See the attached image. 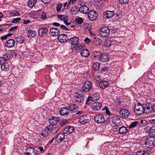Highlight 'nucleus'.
I'll return each mask as SVG.
<instances>
[{"label": "nucleus", "mask_w": 155, "mask_h": 155, "mask_svg": "<svg viewBox=\"0 0 155 155\" xmlns=\"http://www.w3.org/2000/svg\"><path fill=\"white\" fill-rule=\"evenodd\" d=\"M36 0H29L28 2V6L30 8H32L36 3Z\"/></svg>", "instance_id": "obj_38"}, {"label": "nucleus", "mask_w": 155, "mask_h": 155, "mask_svg": "<svg viewBox=\"0 0 155 155\" xmlns=\"http://www.w3.org/2000/svg\"><path fill=\"white\" fill-rule=\"evenodd\" d=\"M102 104L100 102H94L93 103L91 106V108L95 111L101 108Z\"/></svg>", "instance_id": "obj_18"}, {"label": "nucleus", "mask_w": 155, "mask_h": 155, "mask_svg": "<svg viewBox=\"0 0 155 155\" xmlns=\"http://www.w3.org/2000/svg\"><path fill=\"white\" fill-rule=\"evenodd\" d=\"M10 64V62H5L1 65V68L2 71H8L9 69V65Z\"/></svg>", "instance_id": "obj_24"}, {"label": "nucleus", "mask_w": 155, "mask_h": 155, "mask_svg": "<svg viewBox=\"0 0 155 155\" xmlns=\"http://www.w3.org/2000/svg\"><path fill=\"white\" fill-rule=\"evenodd\" d=\"M108 69V68L107 66H105L103 68L101 69V71L102 72H105L107 71Z\"/></svg>", "instance_id": "obj_60"}, {"label": "nucleus", "mask_w": 155, "mask_h": 155, "mask_svg": "<svg viewBox=\"0 0 155 155\" xmlns=\"http://www.w3.org/2000/svg\"><path fill=\"white\" fill-rule=\"evenodd\" d=\"M112 121L115 125H117L120 123V120L118 116L116 115L113 114L111 115Z\"/></svg>", "instance_id": "obj_9"}, {"label": "nucleus", "mask_w": 155, "mask_h": 155, "mask_svg": "<svg viewBox=\"0 0 155 155\" xmlns=\"http://www.w3.org/2000/svg\"><path fill=\"white\" fill-rule=\"evenodd\" d=\"M41 135L43 137L47 138L48 137V134L47 132H45V131H42V133H41Z\"/></svg>", "instance_id": "obj_51"}, {"label": "nucleus", "mask_w": 155, "mask_h": 155, "mask_svg": "<svg viewBox=\"0 0 155 155\" xmlns=\"http://www.w3.org/2000/svg\"><path fill=\"white\" fill-rule=\"evenodd\" d=\"M27 35L28 37L32 38L36 37L37 35V33L35 31L32 30H29L28 31Z\"/></svg>", "instance_id": "obj_28"}, {"label": "nucleus", "mask_w": 155, "mask_h": 155, "mask_svg": "<svg viewBox=\"0 0 155 155\" xmlns=\"http://www.w3.org/2000/svg\"><path fill=\"white\" fill-rule=\"evenodd\" d=\"M120 114L123 117H127L129 115L130 112L127 109H122L120 110Z\"/></svg>", "instance_id": "obj_21"}, {"label": "nucleus", "mask_w": 155, "mask_h": 155, "mask_svg": "<svg viewBox=\"0 0 155 155\" xmlns=\"http://www.w3.org/2000/svg\"><path fill=\"white\" fill-rule=\"evenodd\" d=\"M110 121H112L111 116L109 117L106 120L105 122L107 124H109L110 123Z\"/></svg>", "instance_id": "obj_62"}, {"label": "nucleus", "mask_w": 155, "mask_h": 155, "mask_svg": "<svg viewBox=\"0 0 155 155\" xmlns=\"http://www.w3.org/2000/svg\"><path fill=\"white\" fill-rule=\"evenodd\" d=\"M69 109L70 111L74 112V110L78 108V107L75 104H71L69 106Z\"/></svg>", "instance_id": "obj_35"}, {"label": "nucleus", "mask_w": 155, "mask_h": 155, "mask_svg": "<svg viewBox=\"0 0 155 155\" xmlns=\"http://www.w3.org/2000/svg\"><path fill=\"white\" fill-rule=\"evenodd\" d=\"M12 16H19L20 14L17 10H13L11 11L8 14Z\"/></svg>", "instance_id": "obj_36"}, {"label": "nucleus", "mask_w": 155, "mask_h": 155, "mask_svg": "<svg viewBox=\"0 0 155 155\" xmlns=\"http://www.w3.org/2000/svg\"><path fill=\"white\" fill-rule=\"evenodd\" d=\"M99 98V96L97 94H94L91 97H89L87 99L86 104H89L91 102H89L90 100L91 101H94L98 100Z\"/></svg>", "instance_id": "obj_11"}, {"label": "nucleus", "mask_w": 155, "mask_h": 155, "mask_svg": "<svg viewBox=\"0 0 155 155\" xmlns=\"http://www.w3.org/2000/svg\"><path fill=\"white\" fill-rule=\"evenodd\" d=\"M65 16H67L65 15H57L58 18L60 19L61 20H64Z\"/></svg>", "instance_id": "obj_50"}, {"label": "nucleus", "mask_w": 155, "mask_h": 155, "mask_svg": "<svg viewBox=\"0 0 155 155\" xmlns=\"http://www.w3.org/2000/svg\"><path fill=\"white\" fill-rule=\"evenodd\" d=\"M93 66L94 70H98L99 68L100 64L98 62L94 63L93 64Z\"/></svg>", "instance_id": "obj_39"}, {"label": "nucleus", "mask_w": 155, "mask_h": 155, "mask_svg": "<svg viewBox=\"0 0 155 155\" xmlns=\"http://www.w3.org/2000/svg\"><path fill=\"white\" fill-rule=\"evenodd\" d=\"M97 13L95 10L91 11L87 15L88 18L91 21L95 20L97 18Z\"/></svg>", "instance_id": "obj_5"}, {"label": "nucleus", "mask_w": 155, "mask_h": 155, "mask_svg": "<svg viewBox=\"0 0 155 155\" xmlns=\"http://www.w3.org/2000/svg\"><path fill=\"white\" fill-rule=\"evenodd\" d=\"M78 41L79 38L76 36L71 38L69 40V42L71 44L76 46L77 47H78Z\"/></svg>", "instance_id": "obj_15"}, {"label": "nucleus", "mask_w": 155, "mask_h": 155, "mask_svg": "<svg viewBox=\"0 0 155 155\" xmlns=\"http://www.w3.org/2000/svg\"><path fill=\"white\" fill-rule=\"evenodd\" d=\"M110 32L109 28L107 27H104L101 28L100 31V35L103 37H106L108 36Z\"/></svg>", "instance_id": "obj_4"}, {"label": "nucleus", "mask_w": 155, "mask_h": 155, "mask_svg": "<svg viewBox=\"0 0 155 155\" xmlns=\"http://www.w3.org/2000/svg\"><path fill=\"white\" fill-rule=\"evenodd\" d=\"M102 53L100 51H95L93 52L92 55L93 57L96 59H98L100 58Z\"/></svg>", "instance_id": "obj_31"}, {"label": "nucleus", "mask_w": 155, "mask_h": 155, "mask_svg": "<svg viewBox=\"0 0 155 155\" xmlns=\"http://www.w3.org/2000/svg\"><path fill=\"white\" fill-rule=\"evenodd\" d=\"M92 84L91 81H86L83 84L81 91L83 93L89 92L92 87Z\"/></svg>", "instance_id": "obj_2"}, {"label": "nucleus", "mask_w": 155, "mask_h": 155, "mask_svg": "<svg viewBox=\"0 0 155 155\" xmlns=\"http://www.w3.org/2000/svg\"><path fill=\"white\" fill-rule=\"evenodd\" d=\"M63 5L62 4L59 3L57 6V11L58 12H60L61 10V8L62 7Z\"/></svg>", "instance_id": "obj_48"}, {"label": "nucleus", "mask_w": 155, "mask_h": 155, "mask_svg": "<svg viewBox=\"0 0 155 155\" xmlns=\"http://www.w3.org/2000/svg\"><path fill=\"white\" fill-rule=\"evenodd\" d=\"M50 124L52 125H55L58 124L59 121V119L58 117H52L51 118L49 119Z\"/></svg>", "instance_id": "obj_14"}, {"label": "nucleus", "mask_w": 155, "mask_h": 155, "mask_svg": "<svg viewBox=\"0 0 155 155\" xmlns=\"http://www.w3.org/2000/svg\"><path fill=\"white\" fill-rule=\"evenodd\" d=\"M76 21L78 24L81 25L83 22L84 20L81 18H78L76 20Z\"/></svg>", "instance_id": "obj_47"}, {"label": "nucleus", "mask_w": 155, "mask_h": 155, "mask_svg": "<svg viewBox=\"0 0 155 155\" xmlns=\"http://www.w3.org/2000/svg\"><path fill=\"white\" fill-rule=\"evenodd\" d=\"M88 121V119L87 116L86 115L81 116L79 118V121L81 124H86Z\"/></svg>", "instance_id": "obj_17"}, {"label": "nucleus", "mask_w": 155, "mask_h": 155, "mask_svg": "<svg viewBox=\"0 0 155 155\" xmlns=\"http://www.w3.org/2000/svg\"><path fill=\"white\" fill-rule=\"evenodd\" d=\"M119 131L120 134H124L127 133L128 132V130L125 127L122 126L120 128Z\"/></svg>", "instance_id": "obj_33"}, {"label": "nucleus", "mask_w": 155, "mask_h": 155, "mask_svg": "<svg viewBox=\"0 0 155 155\" xmlns=\"http://www.w3.org/2000/svg\"><path fill=\"white\" fill-rule=\"evenodd\" d=\"M151 127L148 126L145 129V130L146 131H147L149 133V134L150 135V133L151 131Z\"/></svg>", "instance_id": "obj_59"}, {"label": "nucleus", "mask_w": 155, "mask_h": 155, "mask_svg": "<svg viewBox=\"0 0 155 155\" xmlns=\"http://www.w3.org/2000/svg\"><path fill=\"white\" fill-rule=\"evenodd\" d=\"M85 42L87 44H89L91 42V40L88 38H86L84 40Z\"/></svg>", "instance_id": "obj_63"}, {"label": "nucleus", "mask_w": 155, "mask_h": 155, "mask_svg": "<svg viewBox=\"0 0 155 155\" xmlns=\"http://www.w3.org/2000/svg\"><path fill=\"white\" fill-rule=\"evenodd\" d=\"M64 134L62 133H59L56 137L55 140L56 141L60 143L64 138Z\"/></svg>", "instance_id": "obj_20"}, {"label": "nucleus", "mask_w": 155, "mask_h": 155, "mask_svg": "<svg viewBox=\"0 0 155 155\" xmlns=\"http://www.w3.org/2000/svg\"><path fill=\"white\" fill-rule=\"evenodd\" d=\"M150 121L151 123L155 124V115L151 117L150 120Z\"/></svg>", "instance_id": "obj_52"}, {"label": "nucleus", "mask_w": 155, "mask_h": 155, "mask_svg": "<svg viewBox=\"0 0 155 155\" xmlns=\"http://www.w3.org/2000/svg\"><path fill=\"white\" fill-rule=\"evenodd\" d=\"M150 134H151V136L152 137L155 136V127H151V130Z\"/></svg>", "instance_id": "obj_44"}, {"label": "nucleus", "mask_w": 155, "mask_h": 155, "mask_svg": "<svg viewBox=\"0 0 155 155\" xmlns=\"http://www.w3.org/2000/svg\"><path fill=\"white\" fill-rule=\"evenodd\" d=\"M2 57H3L5 60L6 61L9 59L10 58V56L9 54L7 53H6L5 54L3 55Z\"/></svg>", "instance_id": "obj_46"}, {"label": "nucleus", "mask_w": 155, "mask_h": 155, "mask_svg": "<svg viewBox=\"0 0 155 155\" xmlns=\"http://www.w3.org/2000/svg\"><path fill=\"white\" fill-rule=\"evenodd\" d=\"M14 38L17 43L22 44L25 41L24 38L22 35H18L15 37Z\"/></svg>", "instance_id": "obj_27"}, {"label": "nucleus", "mask_w": 155, "mask_h": 155, "mask_svg": "<svg viewBox=\"0 0 155 155\" xmlns=\"http://www.w3.org/2000/svg\"><path fill=\"white\" fill-rule=\"evenodd\" d=\"M81 56L87 58L90 55V52L87 49H84L81 50Z\"/></svg>", "instance_id": "obj_25"}, {"label": "nucleus", "mask_w": 155, "mask_h": 155, "mask_svg": "<svg viewBox=\"0 0 155 155\" xmlns=\"http://www.w3.org/2000/svg\"><path fill=\"white\" fill-rule=\"evenodd\" d=\"M143 105L145 107H144V109L145 110L144 111H145L146 113H150L152 112L151 108L150 109V107L149 106L145 104H143Z\"/></svg>", "instance_id": "obj_37"}, {"label": "nucleus", "mask_w": 155, "mask_h": 155, "mask_svg": "<svg viewBox=\"0 0 155 155\" xmlns=\"http://www.w3.org/2000/svg\"><path fill=\"white\" fill-rule=\"evenodd\" d=\"M104 45L106 47H109L111 45V40L107 39L106 40L104 43Z\"/></svg>", "instance_id": "obj_40"}, {"label": "nucleus", "mask_w": 155, "mask_h": 155, "mask_svg": "<svg viewBox=\"0 0 155 155\" xmlns=\"http://www.w3.org/2000/svg\"><path fill=\"white\" fill-rule=\"evenodd\" d=\"M5 59L2 57H0V64H1V65L5 62L6 61L5 60Z\"/></svg>", "instance_id": "obj_55"}, {"label": "nucleus", "mask_w": 155, "mask_h": 155, "mask_svg": "<svg viewBox=\"0 0 155 155\" xmlns=\"http://www.w3.org/2000/svg\"><path fill=\"white\" fill-rule=\"evenodd\" d=\"M49 33L52 36H57L59 34L60 31L58 29L56 28H52L50 29Z\"/></svg>", "instance_id": "obj_13"}, {"label": "nucleus", "mask_w": 155, "mask_h": 155, "mask_svg": "<svg viewBox=\"0 0 155 155\" xmlns=\"http://www.w3.org/2000/svg\"><path fill=\"white\" fill-rule=\"evenodd\" d=\"M68 16H65V20H64V22L66 25H69L71 23L68 21Z\"/></svg>", "instance_id": "obj_54"}, {"label": "nucleus", "mask_w": 155, "mask_h": 155, "mask_svg": "<svg viewBox=\"0 0 155 155\" xmlns=\"http://www.w3.org/2000/svg\"><path fill=\"white\" fill-rule=\"evenodd\" d=\"M18 27V26H16L11 27L9 31V32H11L14 31L17 29Z\"/></svg>", "instance_id": "obj_57"}, {"label": "nucleus", "mask_w": 155, "mask_h": 155, "mask_svg": "<svg viewBox=\"0 0 155 155\" xmlns=\"http://www.w3.org/2000/svg\"><path fill=\"white\" fill-rule=\"evenodd\" d=\"M106 110V114L111 116L112 115L107 107L105 106L104 108V109H103V110Z\"/></svg>", "instance_id": "obj_49"}, {"label": "nucleus", "mask_w": 155, "mask_h": 155, "mask_svg": "<svg viewBox=\"0 0 155 155\" xmlns=\"http://www.w3.org/2000/svg\"><path fill=\"white\" fill-rule=\"evenodd\" d=\"M109 83L108 82L106 81H101L99 84V87L103 89H104L108 87Z\"/></svg>", "instance_id": "obj_30"}, {"label": "nucleus", "mask_w": 155, "mask_h": 155, "mask_svg": "<svg viewBox=\"0 0 155 155\" xmlns=\"http://www.w3.org/2000/svg\"><path fill=\"white\" fill-rule=\"evenodd\" d=\"M21 20L20 18H14L12 21V22L13 23H16L19 22Z\"/></svg>", "instance_id": "obj_56"}, {"label": "nucleus", "mask_w": 155, "mask_h": 155, "mask_svg": "<svg viewBox=\"0 0 155 155\" xmlns=\"http://www.w3.org/2000/svg\"><path fill=\"white\" fill-rule=\"evenodd\" d=\"M48 30L46 27H43L40 28L38 31V34L40 36H44L48 33Z\"/></svg>", "instance_id": "obj_12"}, {"label": "nucleus", "mask_w": 155, "mask_h": 155, "mask_svg": "<svg viewBox=\"0 0 155 155\" xmlns=\"http://www.w3.org/2000/svg\"><path fill=\"white\" fill-rule=\"evenodd\" d=\"M79 11L81 13L86 14L88 13L89 8L87 6L83 5L79 8Z\"/></svg>", "instance_id": "obj_19"}, {"label": "nucleus", "mask_w": 155, "mask_h": 155, "mask_svg": "<svg viewBox=\"0 0 155 155\" xmlns=\"http://www.w3.org/2000/svg\"><path fill=\"white\" fill-rule=\"evenodd\" d=\"M68 121L67 120L65 119L61 121L60 123V124L61 126H63L66 124L68 123Z\"/></svg>", "instance_id": "obj_45"}, {"label": "nucleus", "mask_w": 155, "mask_h": 155, "mask_svg": "<svg viewBox=\"0 0 155 155\" xmlns=\"http://www.w3.org/2000/svg\"><path fill=\"white\" fill-rule=\"evenodd\" d=\"M75 101L78 102H82L84 101L83 95L81 94H79L75 96Z\"/></svg>", "instance_id": "obj_29"}, {"label": "nucleus", "mask_w": 155, "mask_h": 155, "mask_svg": "<svg viewBox=\"0 0 155 155\" xmlns=\"http://www.w3.org/2000/svg\"><path fill=\"white\" fill-rule=\"evenodd\" d=\"M12 35V34H8L7 35L3 36L1 37V39L2 40H5L7 39L8 36H9Z\"/></svg>", "instance_id": "obj_53"}, {"label": "nucleus", "mask_w": 155, "mask_h": 155, "mask_svg": "<svg viewBox=\"0 0 155 155\" xmlns=\"http://www.w3.org/2000/svg\"><path fill=\"white\" fill-rule=\"evenodd\" d=\"M143 104H142L138 103L137 104H135L133 109L135 114L138 115L142 114L144 112V107Z\"/></svg>", "instance_id": "obj_1"}, {"label": "nucleus", "mask_w": 155, "mask_h": 155, "mask_svg": "<svg viewBox=\"0 0 155 155\" xmlns=\"http://www.w3.org/2000/svg\"><path fill=\"white\" fill-rule=\"evenodd\" d=\"M151 108L152 112L153 111H155V103L151 106Z\"/></svg>", "instance_id": "obj_64"}, {"label": "nucleus", "mask_w": 155, "mask_h": 155, "mask_svg": "<svg viewBox=\"0 0 155 155\" xmlns=\"http://www.w3.org/2000/svg\"><path fill=\"white\" fill-rule=\"evenodd\" d=\"M69 109L67 107H64L62 108L59 112L60 114L62 116L67 115L69 113Z\"/></svg>", "instance_id": "obj_26"}, {"label": "nucleus", "mask_w": 155, "mask_h": 155, "mask_svg": "<svg viewBox=\"0 0 155 155\" xmlns=\"http://www.w3.org/2000/svg\"><path fill=\"white\" fill-rule=\"evenodd\" d=\"M100 59L103 62H106L109 60V55L107 54H102Z\"/></svg>", "instance_id": "obj_23"}, {"label": "nucleus", "mask_w": 155, "mask_h": 155, "mask_svg": "<svg viewBox=\"0 0 155 155\" xmlns=\"http://www.w3.org/2000/svg\"><path fill=\"white\" fill-rule=\"evenodd\" d=\"M74 128L71 126H68L66 127L64 130V134H69L73 132L74 130Z\"/></svg>", "instance_id": "obj_22"}, {"label": "nucleus", "mask_w": 155, "mask_h": 155, "mask_svg": "<svg viewBox=\"0 0 155 155\" xmlns=\"http://www.w3.org/2000/svg\"><path fill=\"white\" fill-rule=\"evenodd\" d=\"M47 18L46 14L45 12H43L41 16V18L42 19H45Z\"/></svg>", "instance_id": "obj_58"}, {"label": "nucleus", "mask_w": 155, "mask_h": 155, "mask_svg": "<svg viewBox=\"0 0 155 155\" xmlns=\"http://www.w3.org/2000/svg\"><path fill=\"white\" fill-rule=\"evenodd\" d=\"M143 121H144L143 120H141L140 121L138 122V127H142L143 125Z\"/></svg>", "instance_id": "obj_61"}, {"label": "nucleus", "mask_w": 155, "mask_h": 155, "mask_svg": "<svg viewBox=\"0 0 155 155\" xmlns=\"http://www.w3.org/2000/svg\"><path fill=\"white\" fill-rule=\"evenodd\" d=\"M114 14L113 11H107L104 12L103 14V17L105 19H108L112 17Z\"/></svg>", "instance_id": "obj_8"}, {"label": "nucleus", "mask_w": 155, "mask_h": 155, "mask_svg": "<svg viewBox=\"0 0 155 155\" xmlns=\"http://www.w3.org/2000/svg\"><path fill=\"white\" fill-rule=\"evenodd\" d=\"M15 41L13 39H10L8 40L5 43V46L7 48H11L13 47L15 45Z\"/></svg>", "instance_id": "obj_16"}, {"label": "nucleus", "mask_w": 155, "mask_h": 155, "mask_svg": "<svg viewBox=\"0 0 155 155\" xmlns=\"http://www.w3.org/2000/svg\"><path fill=\"white\" fill-rule=\"evenodd\" d=\"M58 39V41L61 43L66 42L68 40L67 36L64 34H61L59 35Z\"/></svg>", "instance_id": "obj_10"}, {"label": "nucleus", "mask_w": 155, "mask_h": 155, "mask_svg": "<svg viewBox=\"0 0 155 155\" xmlns=\"http://www.w3.org/2000/svg\"><path fill=\"white\" fill-rule=\"evenodd\" d=\"M93 42L95 45L98 46L101 45L102 41L100 39L95 37L93 40Z\"/></svg>", "instance_id": "obj_32"}, {"label": "nucleus", "mask_w": 155, "mask_h": 155, "mask_svg": "<svg viewBox=\"0 0 155 155\" xmlns=\"http://www.w3.org/2000/svg\"><path fill=\"white\" fill-rule=\"evenodd\" d=\"M25 155H38L36 153V151L32 147H29L26 150L25 153Z\"/></svg>", "instance_id": "obj_6"}, {"label": "nucleus", "mask_w": 155, "mask_h": 155, "mask_svg": "<svg viewBox=\"0 0 155 155\" xmlns=\"http://www.w3.org/2000/svg\"><path fill=\"white\" fill-rule=\"evenodd\" d=\"M94 120L98 123H102L105 121L104 116L102 114H100L95 116L94 118Z\"/></svg>", "instance_id": "obj_7"}, {"label": "nucleus", "mask_w": 155, "mask_h": 155, "mask_svg": "<svg viewBox=\"0 0 155 155\" xmlns=\"http://www.w3.org/2000/svg\"><path fill=\"white\" fill-rule=\"evenodd\" d=\"M51 129V132L53 134H55L57 132L59 129V127L58 126H53Z\"/></svg>", "instance_id": "obj_34"}, {"label": "nucleus", "mask_w": 155, "mask_h": 155, "mask_svg": "<svg viewBox=\"0 0 155 155\" xmlns=\"http://www.w3.org/2000/svg\"><path fill=\"white\" fill-rule=\"evenodd\" d=\"M145 153H146V155H147L148 154L147 151L145 153L144 150H141L137 152L136 155H144L145 154Z\"/></svg>", "instance_id": "obj_41"}, {"label": "nucleus", "mask_w": 155, "mask_h": 155, "mask_svg": "<svg viewBox=\"0 0 155 155\" xmlns=\"http://www.w3.org/2000/svg\"><path fill=\"white\" fill-rule=\"evenodd\" d=\"M129 0H119V3L120 5H123L127 4L129 1Z\"/></svg>", "instance_id": "obj_43"}, {"label": "nucleus", "mask_w": 155, "mask_h": 155, "mask_svg": "<svg viewBox=\"0 0 155 155\" xmlns=\"http://www.w3.org/2000/svg\"><path fill=\"white\" fill-rule=\"evenodd\" d=\"M145 144L146 146L152 148L155 146V137H150L145 140Z\"/></svg>", "instance_id": "obj_3"}, {"label": "nucleus", "mask_w": 155, "mask_h": 155, "mask_svg": "<svg viewBox=\"0 0 155 155\" xmlns=\"http://www.w3.org/2000/svg\"><path fill=\"white\" fill-rule=\"evenodd\" d=\"M138 122L134 121L132 122L129 126L130 128H132L136 126L138 127Z\"/></svg>", "instance_id": "obj_42"}]
</instances>
